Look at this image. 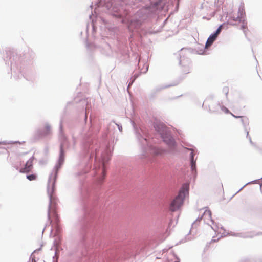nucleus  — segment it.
<instances>
[{
  "instance_id": "obj_6",
  "label": "nucleus",
  "mask_w": 262,
  "mask_h": 262,
  "mask_svg": "<svg viewBox=\"0 0 262 262\" xmlns=\"http://www.w3.org/2000/svg\"><path fill=\"white\" fill-rule=\"evenodd\" d=\"M163 140L168 146L169 150H172L174 148L176 142L172 137L171 136H166L163 137Z\"/></svg>"
},
{
  "instance_id": "obj_9",
  "label": "nucleus",
  "mask_w": 262,
  "mask_h": 262,
  "mask_svg": "<svg viewBox=\"0 0 262 262\" xmlns=\"http://www.w3.org/2000/svg\"><path fill=\"white\" fill-rule=\"evenodd\" d=\"M216 35H215L214 34L210 35L209 38H208L207 42L206 43V47H208L210 46L212 43L214 41V40L216 39Z\"/></svg>"
},
{
  "instance_id": "obj_8",
  "label": "nucleus",
  "mask_w": 262,
  "mask_h": 262,
  "mask_svg": "<svg viewBox=\"0 0 262 262\" xmlns=\"http://www.w3.org/2000/svg\"><path fill=\"white\" fill-rule=\"evenodd\" d=\"M213 108H215V110H210V111L212 113H220L219 110H221L225 112L226 113H228L229 110L225 107H221L219 105H213Z\"/></svg>"
},
{
  "instance_id": "obj_10",
  "label": "nucleus",
  "mask_w": 262,
  "mask_h": 262,
  "mask_svg": "<svg viewBox=\"0 0 262 262\" xmlns=\"http://www.w3.org/2000/svg\"><path fill=\"white\" fill-rule=\"evenodd\" d=\"M101 173H102V176L99 179V181L100 182H102L103 181V180L105 179V176H106V168H105V166L104 164H103Z\"/></svg>"
},
{
  "instance_id": "obj_14",
  "label": "nucleus",
  "mask_w": 262,
  "mask_h": 262,
  "mask_svg": "<svg viewBox=\"0 0 262 262\" xmlns=\"http://www.w3.org/2000/svg\"><path fill=\"white\" fill-rule=\"evenodd\" d=\"M243 14H241V16H238L236 18H230V21H231L232 20H233L234 21H240L241 20V19L242 18V16ZM230 23H232L231 21H230Z\"/></svg>"
},
{
  "instance_id": "obj_5",
  "label": "nucleus",
  "mask_w": 262,
  "mask_h": 262,
  "mask_svg": "<svg viewBox=\"0 0 262 262\" xmlns=\"http://www.w3.org/2000/svg\"><path fill=\"white\" fill-rule=\"evenodd\" d=\"M34 157L30 158L26 163L25 166L20 169L19 171L21 173H28L31 171L33 168V163L34 160Z\"/></svg>"
},
{
  "instance_id": "obj_16",
  "label": "nucleus",
  "mask_w": 262,
  "mask_h": 262,
  "mask_svg": "<svg viewBox=\"0 0 262 262\" xmlns=\"http://www.w3.org/2000/svg\"><path fill=\"white\" fill-rule=\"evenodd\" d=\"M222 25H221L219 28L218 29H217V30L216 31V32L214 33V34L215 35H216V36H218V35L220 34V33L221 32V30H222Z\"/></svg>"
},
{
  "instance_id": "obj_11",
  "label": "nucleus",
  "mask_w": 262,
  "mask_h": 262,
  "mask_svg": "<svg viewBox=\"0 0 262 262\" xmlns=\"http://www.w3.org/2000/svg\"><path fill=\"white\" fill-rule=\"evenodd\" d=\"M50 131V127L48 125H47L45 127L43 130L42 131V134L44 135H48L49 134Z\"/></svg>"
},
{
  "instance_id": "obj_13",
  "label": "nucleus",
  "mask_w": 262,
  "mask_h": 262,
  "mask_svg": "<svg viewBox=\"0 0 262 262\" xmlns=\"http://www.w3.org/2000/svg\"><path fill=\"white\" fill-rule=\"evenodd\" d=\"M164 151V150L158 148L156 149L155 151H154V154L155 155H161L162 154Z\"/></svg>"
},
{
  "instance_id": "obj_17",
  "label": "nucleus",
  "mask_w": 262,
  "mask_h": 262,
  "mask_svg": "<svg viewBox=\"0 0 262 262\" xmlns=\"http://www.w3.org/2000/svg\"><path fill=\"white\" fill-rule=\"evenodd\" d=\"M245 122H246V123H248V119H245Z\"/></svg>"
},
{
  "instance_id": "obj_12",
  "label": "nucleus",
  "mask_w": 262,
  "mask_h": 262,
  "mask_svg": "<svg viewBox=\"0 0 262 262\" xmlns=\"http://www.w3.org/2000/svg\"><path fill=\"white\" fill-rule=\"evenodd\" d=\"M37 176L35 174L27 175V178L30 181H34L36 179Z\"/></svg>"
},
{
  "instance_id": "obj_2",
  "label": "nucleus",
  "mask_w": 262,
  "mask_h": 262,
  "mask_svg": "<svg viewBox=\"0 0 262 262\" xmlns=\"http://www.w3.org/2000/svg\"><path fill=\"white\" fill-rule=\"evenodd\" d=\"M48 218L52 225L58 224L59 220L55 207H50L49 208L48 211Z\"/></svg>"
},
{
  "instance_id": "obj_15",
  "label": "nucleus",
  "mask_w": 262,
  "mask_h": 262,
  "mask_svg": "<svg viewBox=\"0 0 262 262\" xmlns=\"http://www.w3.org/2000/svg\"><path fill=\"white\" fill-rule=\"evenodd\" d=\"M64 158V152L62 147L60 148V161H62Z\"/></svg>"
},
{
  "instance_id": "obj_3",
  "label": "nucleus",
  "mask_w": 262,
  "mask_h": 262,
  "mask_svg": "<svg viewBox=\"0 0 262 262\" xmlns=\"http://www.w3.org/2000/svg\"><path fill=\"white\" fill-rule=\"evenodd\" d=\"M189 182H186L181 187V205L185 200H188L189 198Z\"/></svg>"
},
{
  "instance_id": "obj_7",
  "label": "nucleus",
  "mask_w": 262,
  "mask_h": 262,
  "mask_svg": "<svg viewBox=\"0 0 262 262\" xmlns=\"http://www.w3.org/2000/svg\"><path fill=\"white\" fill-rule=\"evenodd\" d=\"M202 219H203L206 222H207L208 223H209V222H212V214L210 210L208 209H205L204 211L203 214L201 216V218H200L199 220L200 221Z\"/></svg>"
},
{
  "instance_id": "obj_4",
  "label": "nucleus",
  "mask_w": 262,
  "mask_h": 262,
  "mask_svg": "<svg viewBox=\"0 0 262 262\" xmlns=\"http://www.w3.org/2000/svg\"><path fill=\"white\" fill-rule=\"evenodd\" d=\"M181 151L185 152H189V156L191 160V167L192 171H195L196 170V162L194 160V150L191 149L186 148L183 147L181 148Z\"/></svg>"
},
{
  "instance_id": "obj_1",
  "label": "nucleus",
  "mask_w": 262,
  "mask_h": 262,
  "mask_svg": "<svg viewBox=\"0 0 262 262\" xmlns=\"http://www.w3.org/2000/svg\"><path fill=\"white\" fill-rule=\"evenodd\" d=\"M180 208V191L172 199L169 204V210L171 212L177 211Z\"/></svg>"
},
{
  "instance_id": "obj_18",
  "label": "nucleus",
  "mask_w": 262,
  "mask_h": 262,
  "mask_svg": "<svg viewBox=\"0 0 262 262\" xmlns=\"http://www.w3.org/2000/svg\"><path fill=\"white\" fill-rule=\"evenodd\" d=\"M55 178L54 180V183H55Z\"/></svg>"
}]
</instances>
